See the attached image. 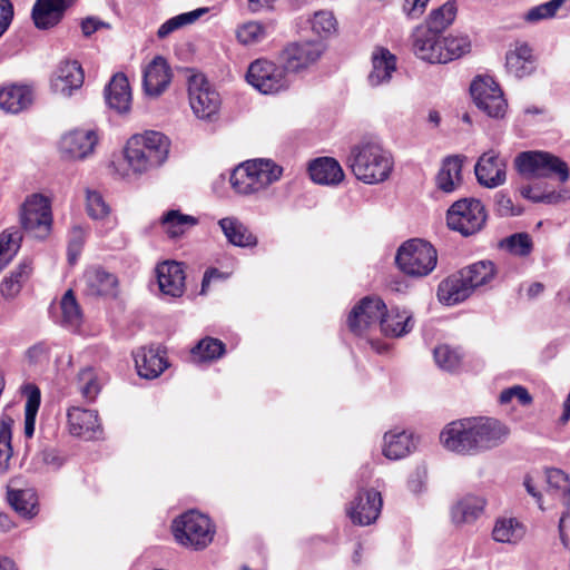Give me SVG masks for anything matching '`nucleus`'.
<instances>
[{
    "instance_id": "f257e3e1",
    "label": "nucleus",
    "mask_w": 570,
    "mask_h": 570,
    "mask_svg": "<svg viewBox=\"0 0 570 570\" xmlns=\"http://www.w3.org/2000/svg\"><path fill=\"white\" fill-rule=\"evenodd\" d=\"M509 428L489 416H471L448 423L440 433V443L452 453L474 456L505 442Z\"/></svg>"
},
{
    "instance_id": "f03ea898",
    "label": "nucleus",
    "mask_w": 570,
    "mask_h": 570,
    "mask_svg": "<svg viewBox=\"0 0 570 570\" xmlns=\"http://www.w3.org/2000/svg\"><path fill=\"white\" fill-rule=\"evenodd\" d=\"M393 165L391 153L375 139L361 140L351 148L347 157V166L351 171L356 179L365 184H379L386 180Z\"/></svg>"
},
{
    "instance_id": "7ed1b4c3",
    "label": "nucleus",
    "mask_w": 570,
    "mask_h": 570,
    "mask_svg": "<svg viewBox=\"0 0 570 570\" xmlns=\"http://www.w3.org/2000/svg\"><path fill=\"white\" fill-rule=\"evenodd\" d=\"M169 140L159 131H146L130 137L125 147V160L134 174H144L165 163Z\"/></svg>"
},
{
    "instance_id": "20e7f679",
    "label": "nucleus",
    "mask_w": 570,
    "mask_h": 570,
    "mask_svg": "<svg viewBox=\"0 0 570 570\" xmlns=\"http://www.w3.org/2000/svg\"><path fill=\"white\" fill-rule=\"evenodd\" d=\"M283 168L272 159H250L238 165L229 176L233 189L239 195L257 194L279 180Z\"/></svg>"
},
{
    "instance_id": "39448f33",
    "label": "nucleus",
    "mask_w": 570,
    "mask_h": 570,
    "mask_svg": "<svg viewBox=\"0 0 570 570\" xmlns=\"http://www.w3.org/2000/svg\"><path fill=\"white\" fill-rule=\"evenodd\" d=\"M395 263L404 274L423 277L435 268L438 253L429 242L413 238L404 242L399 247Z\"/></svg>"
},
{
    "instance_id": "423d86ee",
    "label": "nucleus",
    "mask_w": 570,
    "mask_h": 570,
    "mask_svg": "<svg viewBox=\"0 0 570 570\" xmlns=\"http://www.w3.org/2000/svg\"><path fill=\"white\" fill-rule=\"evenodd\" d=\"M175 540L195 550L206 548L214 538L215 529L208 517L190 510L173 521L171 525Z\"/></svg>"
},
{
    "instance_id": "0eeeda50",
    "label": "nucleus",
    "mask_w": 570,
    "mask_h": 570,
    "mask_svg": "<svg viewBox=\"0 0 570 570\" xmlns=\"http://www.w3.org/2000/svg\"><path fill=\"white\" fill-rule=\"evenodd\" d=\"M515 167L520 174L532 178L556 177L560 183H566L570 176L566 161L543 150L520 153L515 158Z\"/></svg>"
},
{
    "instance_id": "6e6552de",
    "label": "nucleus",
    "mask_w": 570,
    "mask_h": 570,
    "mask_svg": "<svg viewBox=\"0 0 570 570\" xmlns=\"http://www.w3.org/2000/svg\"><path fill=\"white\" fill-rule=\"evenodd\" d=\"M485 222V208L479 199L474 198H463L455 202L446 213L448 226L463 236L480 232Z\"/></svg>"
},
{
    "instance_id": "1a4fd4ad",
    "label": "nucleus",
    "mask_w": 570,
    "mask_h": 570,
    "mask_svg": "<svg viewBox=\"0 0 570 570\" xmlns=\"http://www.w3.org/2000/svg\"><path fill=\"white\" fill-rule=\"evenodd\" d=\"M190 107L197 118L213 120L220 108V96L203 73H193L188 79Z\"/></svg>"
},
{
    "instance_id": "9d476101",
    "label": "nucleus",
    "mask_w": 570,
    "mask_h": 570,
    "mask_svg": "<svg viewBox=\"0 0 570 570\" xmlns=\"http://www.w3.org/2000/svg\"><path fill=\"white\" fill-rule=\"evenodd\" d=\"M246 79L263 95L277 94L288 87L285 68L266 59L253 61L248 67Z\"/></svg>"
},
{
    "instance_id": "9b49d317",
    "label": "nucleus",
    "mask_w": 570,
    "mask_h": 570,
    "mask_svg": "<svg viewBox=\"0 0 570 570\" xmlns=\"http://www.w3.org/2000/svg\"><path fill=\"white\" fill-rule=\"evenodd\" d=\"M470 92L476 107L489 117L501 118L508 104L503 92L490 76H478L470 86Z\"/></svg>"
},
{
    "instance_id": "f8f14e48",
    "label": "nucleus",
    "mask_w": 570,
    "mask_h": 570,
    "mask_svg": "<svg viewBox=\"0 0 570 570\" xmlns=\"http://www.w3.org/2000/svg\"><path fill=\"white\" fill-rule=\"evenodd\" d=\"M20 219L23 228L43 238L48 235L51 223V205L49 198L41 194H32L21 206Z\"/></svg>"
},
{
    "instance_id": "ddd939ff",
    "label": "nucleus",
    "mask_w": 570,
    "mask_h": 570,
    "mask_svg": "<svg viewBox=\"0 0 570 570\" xmlns=\"http://www.w3.org/2000/svg\"><path fill=\"white\" fill-rule=\"evenodd\" d=\"M322 41L308 40L288 43L281 52V61L287 72H299L313 66L324 52Z\"/></svg>"
},
{
    "instance_id": "4468645a",
    "label": "nucleus",
    "mask_w": 570,
    "mask_h": 570,
    "mask_svg": "<svg viewBox=\"0 0 570 570\" xmlns=\"http://www.w3.org/2000/svg\"><path fill=\"white\" fill-rule=\"evenodd\" d=\"M386 309L385 303L377 296H366L351 311L347 324L355 335H362L372 326L380 325Z\"/></svg>"
},
{
    "instance_id": "2eb2a0df",
    "label": "nucleus",
    "mask_w": 570,
    "mask_h": 570,
    "mask_svg": "<svg viewBox=\"0 0 570 570\" xmlns=\"http://www.w3.org/2000/svg\"><path fill=\"white\" fill-rule=\"evenodd\" d=\"M97 144L96 130L76 128L62 135L59 141V151L66 159L82 160L94 153Z\"/></svg>"
},
{
    "instance_id": "dca6fc26",
    "label": "nucleus",
    "mask_w": 570,
    "mask_h": 570,
    "mask_svg": "<svg viewBox=\"0 0 570 570\" xmlns=\"http://www.w3.org/2000/svg\"><path fill=\"white\" fill-rule=\"evenodd\" d=\"M383 501L376 490H361L347 507V515L354 524L370 525L374 523L382 510Z\"/></svg>"
},
{
    "instance_id": "f3484780",
    "label": "nucleus",
    "mask_w": 570,
    "mask_h": 570,
    "mask_svg": "<svg viewBox=\"0 0 570 570\" xmlns=\"http://www.w3.org/2000/svg\"><path fill=\"white\" fill-rule=\"evenodd\" d=\"M85 73L76 60L60 62L50 78L51 91L60 97L69 98L83 85Z\"/></svg>"
},
{
    "instance_id": "a211bd4d",
    "label": "nucleus",
    "mask_w": 570,
    "mask_h": 570,
    "mask_svg": "<svg viewBox=\"0 0 570 570\" xmlns=\"http://www.w3.org/2000/svg\"><path fill=\"white\" fill-rule=\"evenodd\" d=\"M478 183L487 188H497L507 180V161L494 150L483 153L475 166Z\"/></svg>"
},
{
    "instance_id": "6ab92c4d",
    "label": "nucleus",
    "mask_w": 570,
    "mask_h": 570,
    "mask_svg": "<svg viewBox=\"0 0 570 570\" xmlns=\"http://www.w3.org/2000/svg\"><path fill=\"white\" fill-rule=\"evenodd\" d=\"M440 32L429 26L416 27L412 33V47L415 56L430 63H441Z\"/></svg>"
},
{
    "instance_id": "aec40b11",
    "label": "nucleus",
    "mask_w": 570,
    "mask_h": 570,
    "mask_svg": "<svg viewBox=\"0 0 570 570\" xmlns=\"http://www.w3.org/2000/svg\"><path fill=\"white\" fill-rule=\"evenodd\" d=\"M80 282L83 284V293L87 296L114 297L117 295V277L99 266L88 267Z\"/></svg>"
},
{
    "instance_id": "412c9836",
    "label": "nucleus",
    "mask_w": 570,
    "mask_h": 570,
    "mask_svg": "<svg viewBox=\"0 0 570 570\" xmlns=\"http://www.w3.org/2000/svg\"><path fill=\"white\" fill-rule=\"evenodd\" d=\"M156 276L160 292L170 297H180L185 292V271L183 264L166 261L157 265Z\"/></svg>"
},
{
    "instance_id": "4be33fe9",
    "label": "nucleus",
    "mask_w": 570,
    "mask_h": 570,
    "mask_svg": "<svg viewBox=\"0 0 570 570\" xmlns=\"http://www.w3.org/2000/svg\"><path fill=\"white\" fill-rule=\"evenodd\" d=\"M35 90L29 85L10 83L0 88V109L17 115L31 107Z\"/></svg>"
},
{
    "instance_id": "5701e85b",
    "label": "nucleus",
    "mask_w": 570,
    "mask_h": 570,
    "mask_svg": "<svg viewBox=\"0 0 570 570\" xmlns=\"http://www.w3.org/2000/svg\"><path fill=\"white\" fill-rule=\"evenodd\" d=\"M372 70L367 76L371 87H379L391 81L396 71V57L386 48L377 47L372 52Z\"/></svg>"
},
{
    "instance_id": "b1692460",
    "label": "nucleus",
    "mask_w": 570,
    "mask_h": 570,
    "mask_svg": "<svg viewBox=\"0 0 570 570\" xmlns=\"http://www.w3.org/2000/svg\"><path fill=\"white\" fill-rule=\"evenodd\" d=\"M134 358L138 375L147 380L158 377L168 367L159 347H140L134 353Z\"/></svg>"
},
{
    "instance_id": "393cba45",
    "label": "nucleus",
    "mask_w": 570,
    "mask_h": 570,
    "mask_svg": "<svg viewBox=\"0 0 570 570\" xmlns=\"http://www.w3.org/2000/svg\"><path fill=\"white\" fill-rule=\"evenodd\" d=\"M472 293L473 289L462 271H459L443 279L438 287V298L446 306H453L462 303L469 298Z\"/></svg>"
},
{
    "instance_id": "a878e982",
    "label": "nucleus",
    "mask_w": 570,
    "mask_h": 570,
    "mask_svg": "<svg viewBox=\"0 0 570 570\" xmlns=\"http://www.w3.org/2000/svg\"><path fill=\"white\" fill-rule=\"evenodd\" d=\"M464 159V156L453 155L442 160L441 167L435 176L438 190L444 194H451L462 185V167Z\"/></svg>"
},
{
    "instance_id": "bb28decb",
    "label": "nucleus",
    "mask_w": 570,
    "mask_h": 570,
    "mask_svg": "<svg viewBox=\"0 0 570 570\" xmlns=\"http://www.w3.org/2000/svg\"><path fill=\"white\" fill-rule=\"evenodd\" d=\"M170 69L163 57H156L144 70V89L148 96H159L169 85Z\"/></svg>"
},
{
    "instance_id": "cd10ccee",
    "label": "nucleus",
    "mask_w": 570,
    "mask_h": 570,
    "mask_svg": "<svg viewBox=\"0 0 570 570\" xmlns=\"http://www.w3.org/2000/svg\"><path fill=\"white\" fill-rule=\"evenodd\" d=\"M73 0H37L32 8V19L37 28L48 29L56 26L63 11Z\"/></svg>"
},
{
    "instance_id": "c85d7f7f",
    "label": "nucleus",
    "mask_w": 570,
    "mask_h": 570,
    "mask_svg": "<svg viewBox=\"0 0 570 570\" xmlns=\"http://www.w3.org/2000/svg\"><path fill=\"white\" fill-rule=\"evenodd\" d=\"M105 99L109 108L119 114L130 109L131 90L129 81L124 73H116L105 88Z\"/></svg>"
},
{
    "instance_id": "c756f323",
    "label": "nucleus",
    "mask_w": 570,
    "mask_h": 570,
    "mask_svg": "<svg viewBox=\"0 0 570 570\" xmlns=\"http://www.w3.org/2000/svg\"><path fill=\"white\" fill-rule=\"evenodd\" d=\"M544 481L547 483L546 492L553 499L560 501L566 508L560 519V528L564 518L570 514V480L569 476L559 469H547L544 472Z\"/></svg>"
},
{
    "instance_id": "7c9ffc66",
    "label": "nucleus",
    "mask_w": 570,
    "mask_h": 570,
    "mask_svg": "<svg viewBox=\"0 0 570 570\" xmlns=\"http://www.w3.org/2000/svg\"><path fill=\"white\" fill-rule=\"evenodd\" d=\"M69 430L72 435L91 439L100 428L96 411L73 406L68 410Z\"/></svg>"
},
{
    "instance_id": "2f4dec72",
    "label": "nucleus",
    "mask_w": 570,
    "mask_h": 570,
    "mask_svg": "<svg viewBox=\"0 0 570 570\" xmlns=\"http://www.w3.org/2000/svg\"><path fill=\"white\" fill-rule=\"evenodd\" d=\"M505 68L517 78H523L535 69L532 49L525 42H517L514 49L508 51Z\"/></svg>"
},
{
    "instance_id": "473e14b6",
    "label": "nucleus",
    "mask_w": 570,
    "mask_h": 570,
    "mask_svg": "<svg viewBox=\"0 0 570 570\" xmlns=\"http://www.w3.org/2000/svg\"><path fill=\"white\" fill-rule=\"evenodd\" d=\"M218 225L228 243L237 247H255L258 243L247 225L237 217H224L218 220Z\"/></svg>"
},
{
    "instance_id": "72a5a7b5",
    "label": "nucleus",
    "mask_w": 570,
    "mask_h": 570,
    "mask_svg": "<svg viewBox=\"0 0 570 570\" xmlns=\"http://www.w3.org/2000/svg\"><path fill=\"white\" fill-rule=\"evenodd\" d=\"M308 171L312 180L320 185H338L345 176L340 163L331 157L313 160Z\"/></svg>"
},
{
    "instance_id": "f704fd0d",
    "label": "nucleus",
    "mask_w": 570,
    "mask_h": 570,
    "mask_svg": "<svg viewBox=\"0 0 570 570\" xmlns=\"http://www.w3.org/2000/svg\"><path fill=\"white\" fill-rule=\"evenodd\" d=\"M415 449L413 434L407 431L392 430L384 434L383 455L389 460H400Z\"/></svg>"
},
{
    "instance_id": "c9c22d12",
    "label": "nucleus",
    "mask_w": 570,
    "mask_h": 570,
    "mask_svg": "<svg viewBox=\"0 0 570 570\" xmlns=\"http://www.w3.org/2000/svg\"><path fill=\"white\" fill-rule=\"evenodd\" d=\"M413 326L414 321L410 311L393 307L390 311L385 309L380 328L386 336L401 337L411 332Z\"/></svg>"
},
{
    "instance_id": "e433bc0d",
    "label": "nucleus",
    "mask_w": 570,
    "mask_h": 570,
    "mask_svg": "<svg viewBox=\"0 0 570 570\" xmlns=\"http://www.w3.org/2000/svg\"><path fill=\"white\" fill-rule=\"evenodd\" d=\"M485 501L478 495H465L461 498L451 510L452 521L458 524L474 522L483 512Z\"/></svg>"
},
{
    "instance_id": "4c0bfd02",
    "label": "nucleus",
    "mask_w": 570,
    "mask_h": 570,
    "mask_svg": "<svg viewBox=\"0 0 570 570\" xmlns=\"http://www.w3.org/2000/svg\"><path fill=\"white\" fill-rule=\"evenodd\" d=\"M525 534L524 525L515 518H500L497 520L492 537L501 543H518Z\"/></svg>"
},
{
    "instance_id": "58836bf2",
    "label": "nucleus",
    "mask_w": 570,
    "mask_h": 570,
    "mask_svg": "<svg viewBox=\"0 0 570 570\" xmlns=\"http://www.w3.org/2000/svg\"><path fill=\"white\" fill-rule=\"evenodd\" d=\"M31 263L27 259L21 262L12 272H10V275L4 277V279L1 283L0 292L6 298H13L16 297L23 284L29 279L31 275Z\"/></svg>"
},
{
    "instance_id": "ea45409f",
    "label": "nucleus",
    "mask_w": 570,
    "mask_h": 570,
    "mask_svg": "<svg viewBox=\"0 0 570 570\" xmlns=\"http://www.w3.org/2000/svg\"><path fill=\"white\" fill-rule=\"evenodd\" d=\"M472 289L490 284L497 275L491 261H480L461 269Z\"/></svg>"
},
{
    "instance_id": "a19ab883",
    "label": "nucleus",
    "mask_w": 570,
    "mask_h": 570,
    "mask_svg": "<svg viewBox=\"0 0 570 570\" xmlns=\"http://www.w3.org/2000/svg\"><path fill=\"white\" fill-rule=\"evenodd\" d=\"M441 48V63H446L470 52L471 41L469 37L464 35H450L442 37Z\"/></svg>"
},
{
    "instance_id": "79ce46f5",
    "label": "nucleus",
    "mask_w": 570,
    "mask_h": 570,
    "mask_svg": "<svg viewBox=\"0 0 570 570\" xmlns=\"http://www.w3.org/2000/svg\"><path fill=\"white\" fill-rule=\"evenodd\" d=\"M190 353L196 363L212 362L225 354V344L218 338L207 336L202 338Z\"/></svg>"
},
{
    "instance_id": "37998d69",
    "label": "nucleus",
    "mask_w": 570,
    "mask_h": 570,
    "mask_svg": "<svg viewBox=\"0 0 570 570\" xmlns=\"http://www.w3.org/2000/svg\"><path fill=\"white\" fill-rule=\"evenodd\" d=\"M8 501L20 515L32 518L38 513L37 495L30 490H9Z\"/></svg>"
},
{
    "instance_id": "c03bdc74",
    "label": "nucleus",
    "mask_w": 570,
    "mask_h": 570,
    "mask_svg": "<svg viewBox=\"0 0 570 570\" xmlns=\"http://www.w3.org/2000/svg\"><path fill=\"white\" fill-rule=\"evenodd\" d=\"M207 8H198L193 11L184 12L177 14L168 20H166L157 30V37L159 39H165L170 33L195 23L202 16L207 13Z\"/></svg>"
},
{
    "instance_id": "a18cd8bd",
    "label": "nucleus",
    "mask_w": 570,
    "mask_h": 570,
    "mask_svg": "<svg viewBox=\"0 0 570 570\" xmlns=\"http://www.w3.org/2000/svg\"><path fill=\"white\" fill-rule=\"evenodd\" d=\"M161 224L166 233L175 238L183 235L186 228L197 224L194 216L184 215L178 210H169L161 217Z\"/></svg>"
},
{
    "instance_id": "49530a36",
    "label": "nucleus",
    "mask_w": 570,
    "mask_h": 570,
    "mask_svg": "<svg viewBox=\"0 0 570 570\" xmlns=\"http://www.w3.org/2000/svg\"><path fill=\"white\" fill-rule=\"evenodd\" d=\"M12 425L13 420L3 414L0 421V473L7 472L12 456Z\"/></svg>"
},
{
    "instance_id": "de8ad7c7",
    "label": "nucleus",
    "mask_w": 570,
    "mask_h": 570,
    "mask_svg": "<svg viewBox=\"0 0 570 570\" xmlns=\"http://www.w3.org/2000/svg\"><path fill=\"white\" fill-rule=\"evenodd\" d=\"M268 36L265 24L258 21H248L239 26L236 30L237 40L245 46H252L262 42Z\"/></svg>"
},
{
    "instance_id": "09e8293b",
    "label": "nucleus",
    "mask_w": 570,
    "mask_h": 570,
    "mask_svg": "<svg viewBox=\"0 0 570 570\" xmlns=\"http://www.w3.org/2000/svg\"><path fill=\"white\" fill-rule=\"evenodd\" d=\"M60 308L62 324L70 328L78 327L81 321V312L71 289L67 291L62 296Z\"/></svg>"
},
{
    "instance_id": "8fccbe9b",
    "label": "nucleus",
    "mask_w": 570,
    "mask_h": 570,
    "mask_svg": "<svg viewBox=\"0 0 570 570\" xmlns=\"http://www.w3.org/2000/svg\"><path fill=\"white\" fill-rule=\"evenodd\" d=\"M456 4L455 1H448L440 8L433 10L429 18V27L442 32L455 19Z\"/></svg>"
},
{
    "instance_id": "3c124183",
    "label": "nucleus",
    "mask_w": 570,
    "mask_h": 570,
    "mask_svg": "<svg viewBox=\"0 0 570 570\" xmlns=\"http://www.w3.org/2000/svg\"><path fill=\"white\" fill-rule=\"evenodd\" d=\"M433 356L436 365L449 372L455 371L461 364V354L458 350L443 344L439 345L433 351Z\"/></svg>"
},
{
    "instance_id": "603ef678",
    "label": "nucleus",
    "mask_w": 570,
    "mask_h": 570,
    "mask_svg": "<svg viewBox=\"0 0 570 570\" xmlns=\"http://www.w3.org/2000/svg\"><path fill=\"white\" fill-rule=\"evenodd\" d=\"M78 389L83 399L94 401L100 392L101 385L91 367L83 368L78 374Z\"/></svg>"
},
{
    "instance_id": "864d4df0",
    "label": "nucleus",
    "mask_w": 570,
    "mask_h": 570,
    "mask_svg": "<svg viewBox=\"0 0 570 570\" xmlns=\"http://www.w3.org/2000/svg\"><path fill=\"white\" fill-rule=\"evenodd\" d=\"M32 462L37 470L58 471L66 458L56 449H45L35 455Z\"/></svg>"
},
{
    "instance_id": "5fc2aeb1",
    "label": "nucleus",
    "mask_w": 570,
    "mask_h": 570,
    "mask_svg": "<svg viewBox=\"0 0 570 570\" xmlns=\"http://www.w3.org/2000/svg\"><path fill=\"white\" fill-rule=\"evenodd\" d=\"M20 248L18 233L0 234V272L13 259Z\"/></svg>"
},
{
    "instance_id": "6e6d98bb",
    "label": "nucleus",
    "mask_w": 570,
    "mask_h": 570,
    "mask_svg": "<svg viewBox=\"0 0 570 570\" xmlns=\"http://www.w3.org/2000/svg\"><path fill=\"white\" fill-rule=\"evenodd\" d=\"M570 0H550L548 2L541 3L528 10L524 16V19L528 22H538L544 19L552 18L557 14V12L566 6Z\"/></svg>"
},
{
    "instance_id": "4d7b16f0",
    "label": "nucleus",
    "mask_w": 570,
    "mask_h": 570,
    "mask_svg": "<svg viewBox=\"0 0 570 570\" xmlns=\"http://www.w3.org/2000/svg\"><path fill=\"white\" fill-rule=\"evenodd\" d=\"M86 209L92 219H104L110 213V207L97 190L87 189Z\"/></svg>"
},
{
    "instance_id": "13d9d810",
    "label": "nucleus",
    "mask_w": 570,
    "mask_h": 570,
    "mask_svg": "<svg viewBox=\"0 0 570 570\" xmlns=\"http://www.w3.org/2000/svg\"><path fill=\"white\" fill-rule=\"evenodd\" d=\"M312 30L322 38H326L336 31V19L330 11H318L314 14Z\"/></svg>"
},
{
    "instance_id": "bf43d9fd",
    "label": "nucleus",
    "mask_w": 570,
    "mask_h": 570,
    "mask_svg": "<svg viewBox=\"0 0 570 570\" xmlns=\"http://www.w3.org/2000/svg\"><path fill=\"white\" fill-rule=\"evenodd\" d=\"M502 245L513 255L527 256L532 250V239L527 233L513 234Z\"/></svg>"
},
{
    "instance_id": "052dcab7",
    "label": "nucleus",
    "mask_w": 570,
    "mask_h": 570,
    "mask_svg": "<svg viewBox=\"0 0 570 570\" xmlns=\"http://www.w3.org/2000/svg\"><path fill=\"white\" fill-rule=\"evenodd\" d=\"M495 212L501 217L519 216L523 208L513 204L511 197L505 191H499L494 196Z\"/></svg>"
},
{
    "instance_id": "680f3d73",
    "label": "nucleus",
    "mask_w": 570,
    "mask_h": 570,
    "mask_svg": "<svg viewBox=\"0 0 570 570\" xmlns=\"http://www.w3.org/2000/svg\"><path fill=\"white\" fill-rule=\"evenodd\" d=\"M86 239V230L81 226H73L69 234L68 261L75 264L81 253Z\"/></svg>"
},
{
    "instance_id": "e2e57ef3",
    "label": "nucleus",
    "mask_w": 570,
    "mask_h": 570,
    "mask_svg": "<svg viewBox=\"0 0 570 570\" xmlns=\"http://www.w3.org/2000/svg\"><path fill=\"white\" fill-rule=\"evenodd\" d=\"M513 399L521 405H530L532 403V396L529 391L522 385H513L503 390L499 395V402L501 404H509Z\"/></svg>"
},
{
    "instance_id": "0e129e2a",
    "label": "nucleus",
    "mask_w": 570,
    "mask_h": 570,
    "mask_svg": "<svg viewBox=\"0 0 570 570\" xmlns=\"http://www.w3.org/2000/svg\"><path fill=\"white\" fill-rule=\"evenodd\" d=\"M27 357L32 364H43L49 361V347L45 342L32 345L27 351Z\"/></svg>"
},
{
    "instance_id": "69168bd1",
    "label": "nucleus",
    "mask_w": 570,
    "mask_h": 570,
    "mask_svg": "<svg viewBox=\"0 0 570 570\" xmlns=\"http://www.w3.org/2000/svg\"><path fill=\"white\" fill-rule=\"evenodd\" d=\"M430 0H404L403 12L410 19H417L425 11Z\"/></svg>"
},
{
    "instance_id": "338daca9",
    "label": "nucleus",
    "mask_w": 570,
    "mask_h": 570,
    "mask_svg": "<svg viewBox=\"0 0 570 570\" xmlns=\"http://www.w3.org/2000/svg\"><path fill=\"white\" fill-rule=\"evenodd\" d=\"M13 18V6L9 0H0V37L7 31Z\"/></svg>"
},
{
    "instance_id": "774afa93",
    "label": "nucleus",
    "mask_w": 570,
    "mask_h": 570,
    "mask_svg": "<svg viewBox=\"0 0 570 570\" xmlns=\"http://www.w3.org/2000/svg\"><path fill=\"white\" fill-rule=\"evenodd\" d=\"M27 402L24 413L37 414L40 406V391L35 385L27 386Z\"/></svg>"
}]
</instances>
